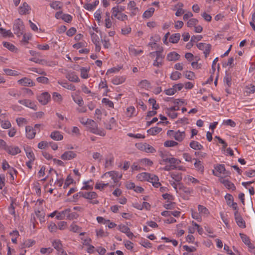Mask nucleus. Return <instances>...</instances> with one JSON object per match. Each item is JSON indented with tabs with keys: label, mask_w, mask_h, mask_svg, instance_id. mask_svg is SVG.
<instances>
[{
	"label": "nucleus",
	"mask_w": 255,
	"mask_h": 255,
	"mask_svg": "<svg viewBox=\"0 0 255 255\" xmlns=\"http://www.w3.org/2000/svg\"><path fill=\"white\" fill-rule=\"evenodd\" d=\"M8 93L10 96L18 98L20 97L22 91L16 89H10L8 90Z\"/></svg>",
	"instance_id": "obj_40"
},
{
	"label": "nucleus",
	"mask_w": 255,
	"mask_h": 255,
	"mask_svg": "<svg viewBox=\"0 0 255 255\" xmlns=\"http://www.w3.org/2000/svg\"><path fill=\"white\" fill-rule=\"evenodd\" d=\"M71 97L74 102L78 105L79 107H82L84 105L82 98L78 94H73Z\"/></svg>",
	"instance_id": "obj_32"
},
{
	"label": "nucleus",
	"mask_w": 255,
	"mask_h": 255,
	"mask_svg": "<svg viewBox=\"0 0 255 255\" xmlns=\"http://www.w3.org/2000/svg\"><path fill=\"white\" fill-rule=\"evenodd\" d=\"M181 73L177 71H173L170 75V78L173 81L178 80L181 79Z\"/></svg>",
	"instance_id": "obj_47"
},
{
	"label": "nucleus",
	"mask_w": 255,
	"mask_h": 255,
	"mask_svg": "<svg viewBox=\"0 0 255 255\" xmlns=\"http://www.w3.org/2000/svg\"><path fill=\"white\" fill-rule=\"evenodd\" d=\"M30 10V6L26 2H23L18 8V12L20 15L28 14Z\"/></svg>",
	"instance_id": "obj_20"
},
{
	"label": "nucleus",
	"mask_w": 255,
	"mask_h": 255,
	"mask_svg": "<svg viewBox=\"0 0 255 255\" xmlns=\"http://www.w3.org/2000/svg\"><path fill=\"white\" fill-rule=\"evenodd\" d=\"M52 245L57 252L63 249L61 242L59 240H54L52 242Z\"/></svg>",
	"instance_id": "obj_45"
},
{
	"label": "nucleus",
	"mask_w": 255,
	"mask_h": 255,
	"mask_svg": "<svg viewBox=\"0 0 255 255\" xmlns=\"http://www.w3.org/2000/svg\"><path fill=\"white\" fill-rule=\"evenodd\" d=\"M5 151L9 154L15 155L21 152L20 149L17 146H7Z\"/></svg>",
	"instance_id": "obj_23"
},
{
	"label": "nucleus",
	"mask_w": 255,
	"mask_h": 255,
	"mask_svg": "<svg viewBox=\"0 0 255 255\" xmlns=\"http://www.w3.org/2000/svg\"><path fill=\"white\" fill-rule=\"evenodd\" d=\"M189 146L191 148L196 150H202L204 148L202 144L195 140L191 141L190 142Z\"/></svg>",
	"instance_id": "obj_35"
},
{
	"label": "nucleus",
	"mask_w": 255,
	"mask_h": 255,
	"mask_svg": "<svg viewBox=\"0 0 255 255\" xmlns=\"http://www.w3.org/2000/svg\"><path fill=\"white\" fill-rule=\"evenodd\" d=\"M180 58V55L175 51L169 53L166 56V59L169 61H175L178 60Z\"/></svg>",
	"instance_id": "obj_30"
},
{
	"label": "nucleus",
	"mask_w": 255,
	"mask_h": 255,
	"mask_svg": "<svg viewBox=\"0 0 255 255\" xmlns=\"http://www.w3.org/2000/svg\"><path fill=\"white\" fill-rule=\"evenodd\" d=\"M176 6H178V8L175 12V15L176 16H180L185 12L184 10L182 8L184 4L182 3L179 2L177 4Z\"/></svg>",
	"instance_id": "obj_51"
},
{
	"label": "nucleus",
	"mask_w": 255,
	"mask_h": 255,
	"mask_svg": "<svg viewBox=\"0 0 255 255\" xmlns=\"http://www.w3.org/2000/svg\"><path fill=\"white\" fill-rule=\"evenodd\" d=\"M197 47L203 52L205 57H207L209 54L211 49V45L206 43H199L197 44Z\"/></svg>",
	"instance_id": "obj_15"
},
{
	"label": "nucleus",
	"mask_w": 255,
	"mask_h": 255,
	"mask_svg": "<svg viewBox=\"0 0 255 255\" xmlns=\"http://www.w3.org/2000/svg\"><path fill=\"white\" fill-rule=\"evenodd\" d=\"M74 182V180L72 178V177L69 175H68L65 181V183L63 185V188L64 189L67 188L71 184H72Z\"/></svg>",
	"instance_id": "obj_57"
},
{
	"label": "nucleus",
	"mask_w": 255,
	"mask_h": 255,
	"mask_svg": "<svg viewBox=\"0 0 255 255\" xmlns=\"http://www.w3.org/2000/svg\"><path fill=\"white\" fill-rule=\"evenodd\" d=\"M48 229L49 231L51 233H55L57 232L58 229L57 225H56L54 222H51L49 224Z\"/></svg>",
	"instance_id": "obj_59"
},
{
	"label": "nucleus",
	"mask_w": 255,
	"mask_h": 255,
	"mask_svg": "<svg viewBox=\"0 0 255 255\" xmlns=\"http://www.w3.org/2000/svg\"><path fill=\"white\" fill-rule=\"evenodd\" d=\"M183 76L189 80H194L196 77L195 73L191 71H185L183 73Z\"/></svg>",
	"instance_id": "obj_43"
},
{
	"label": "nucleus",
	"mask_w": 255,
	"mask_h": 255,
	"mask_svg": "<svg viewBox=\"0 0 255 255\" xmlns=\"http://www.w3.org/2000/svg\"><path fill=\"white\" fill-rule=\"evenodd\" d=\"M94 184V181L92 179L84 181L83 182V186L81 188V189L85 190H92L93 189Z\"/></svg>",
	"instance_id": "obj_26"
},
{
	"label": "nucleus",
	"mask_w": 255,
	"mask_h": 255,
	"mask_svg": "<svg viewBox=\"0 0 255 255\" xmlns=\"http://www.w3.org/2000/svg\"><path fill=\"white\" fill-rule=\"evenodd\" d=\"M50 7L55 10L61 9L62 7V3L59 1H54L50 4Z\"/></svg>",
	"instance_id": "obj_53"
},
{
	"label": "nucleus",
	"mask_w": 255,
	"mask_h": 255,
	"mask_svg": "<svg viewBox=\"0 0 255 255\" xmlns=\"http://www.w3.org/2000/svg\"><path fill=\"white\" fill-rule=\"evenodd\" d=\"M131 32V28L129 25H125L121 29V33L124 35H128Z\"/></svg>",
	"instance_id": "obj_58"
},
{
	"label": "nucleus",
	"mask_w": 255,
	"mask_h": 255,
	"mask_svg": "<svg viewBox=\"0 0 255 255\" xmlns=\"http://www.w3.org/2000/svg\"><path fill=\"white\" fill-rule=\"evenodd\" d=\"M163 51V48H160L159 50L151 52L149 53V55L151 58H155L152 64L153 66L161 67L163 66L164 58V56L162 54Z\"/></svg>",
	"instance_id": "obj_3"
},
{
	"label": "nucleus",
	"mask_w": 255,
	"mask_h": 255,
	"mask_svg": "<svg viewBox=\"0 0 255 255\" xmlns=\"http://www.w3.org/2000/svg\"><path fill=\"white\" fill-rule=\"evenodd\" d=\"M106 17L104 20L105 26L107 28H110L112 27L113 23L110 18V14L109 12H107L105 13Z\"/></svg>",
	"instance_id": "obj_39"
},
{
	"label": "nucleus",
	"mask_w": 255,
	"mask_h": 255,
	"mask_svg": "<svg viewBox=\"0 0 255 255\" xmlns=\"http://www.w3.org/2000/svg\"><path fill=\"white\" fill-rule=\"evenodd\" d=\"M0 33L3 37H11L12 33L10 30H7L2 27H0Z\"/></svg>",
	"instance_id": "obj_56"
},
{
	"label": "nucleus",
	"mask_w": 255,
	"mask_h": 255,
	"mask_svg": "<svg viewBox=\"0 0 255 255\" xmlns=\"http://www.w3.org/2000/svg\"><path fill=\"white\" fill-rule=\"evenodd\" d=\"M124 8L119 6H116L112 8V18H115L119 20L125 21L128 20V16L127 14L122 12Z\"/></svg>",
	"instance_id": "obj_5"
},
{
	"label": "nucleus",
	"mask_w": 255,
	"mask_h": 255,
	"mask_svg": "<svg viewBox=\"0 0 255 255\" xmlns=\"http://www.w3.org/2000/svg\"><path fill=\"white\" fill-rule=\"evenodd\" d=\"M162 129L158 127L151 128L147 130L148 134L151 135H155L162 131Z\"/></svg>",
	"instance_id": "obj_37"
},
{
	"label": "nucleus",
	"mask_w": 255,
	"mask_h": 255,
	"mask_svg": "<svg viewBox=\"0 0 255 255\" xmlns=\"http://www.w3.org/2000/svg\"><path fill=\"white\" fill-rule=\"evenodd\" d=\"M18 103L24 106L33 109L34 110H37V106L35 103L29 99L19 100Z\"/></svg>",
	"instance_id": "obj_19"
},
{
	"label": "nucleus",
	"mask_w": 255,
	"mask_h": 255,
	"mask_svg": "<svg viewBox=\"0 0 255 255\" xmlns=\"http://www.w3.org/2000/svg\"><path fill=\"white\" fill-rule=\"evenodd\" d=\"M52 99L55 102H56L58 104H60L62 102V100H63L62 95L57 92H53V93Z\"/></svg>",
	"instance_id": "obj_48"
},
{
	"label": "nucleus",
	"mask_w": 255,
	"mask_h": 255,
	"mask_svg": "<svg viewBox=\"0 0 255 255\" xmlns=\"http://www.w3.org/2000/svg\"><path fill=\"white\" fill-rule=\"evenodd\" d=\"M155 11V9L153 7H150L145 10L143 14V17L145 18H148L152 16L154 12Z\"/></svg>",
	"instance_id": "obj_52"
},
{
	"label": "nucleus",
	"mask_w": 255,
	"mask_h": 255,
	"mask_svg": "<svg viewBox=\"0 0 255 255\" xmlns=\"http://www.w3.org/2000/svg\"><path fill=\"white\" fill-rule=\"evenodd\" d=\"M68 227L67 223L65 221H60L57 224V229L60 230H64Z\"/></svg>",
	"instance_id": "obj_63"
},
{
	"label": "nucleus",
	"mask_w": 255,
	"mask_h": 255,
	"mask_svg": "<svg viewBox=\"0 0 255 255\" xmlns=\"http://www.w3.org/2000/svg\"><path fill=\"white\" fill-rule=\"evenodd\" d=\"M215 169L216 172L213 171V174L216 176L219 177V178L221 177H227L230 176V173L229 171L226 170L224 165H218L215 167Z\"/></svg>",
	"instance_id": "obj_10"
},
{
	"label": "nucleus",
	"mask_w": 255,
	"mask_h": 255,
	"mask_svg": "<svg viewBox=\"0 0 255 255\" xmlns=\"http://www.w3.org/2000/svg\"><path fill=\"white\" fill-rule=\"evenodd\" d=\"M198 20L196 18H191L187 22V25L188 27H195L198 23Z\"/></svg>",
	"instance_id": "obj_64"
},
{
	"label": "nucleus",
	"mask_w": 255,
	"mask_h": 255,
	"mask_svg": "<svg viewBox=\"0 0 255 255\" xmlns=\"http://www.w3.org/2000/svg\"><path fill=\"white\" fill-rule=\"evenodd\" d=\"M173 103L174 106H172L173 108L176 110H179L180 107L186 104L185 100L181 99H175Z\"/></svg>",
	"instance_id": "obj_34"
},
{
	"label": "nucleus",
	"mask_w": 255,
	"mask_h": 255,
	"mask_svg": "<svg viewBox=\"0 0 255 255\" xmlns=\"http://www.w3.org/2000/svg\"><path fill=\"white\" fill-rule=\"evenodd\" d=\"M50 99V95L47 92H43L37 96V100L42 105H47Z\"/></svg>",
	"instance_id": "obj_14"
},
{
	"label": "nucleus",
	"mask_w": 255,
	"mask_h": 255,
	"mask_svg": "<svg viewBox=\"0 0 255 255\" xmlns=\"http://www.w3.org/2000/svg\"><path fill=\"white\" fill-rule=\"evenodd\" d=\"M88 124L86 127L93 133L104 136L106 135V131L102 128H98V125L93 120L90 119L88 121Z\"/></svg>",
	"instance_id": "obj_7"
},
{
	"label": "nucleus",
	"mask_w": 255,
	"mask_h": 255,
	"mask_svg": "<svg viewBox=\"0 0 255 255\" xmlns=\"http://www.w3.org/2000/svg\"><path fill=\"white\" fill-rule=\"evenodd\" d=\"M167 134L173 137L176 140L179 142L182 141L186 136L185 131H180V130L177 131L168 130L167 132Z\"/></svg>",
	"instance_id": "obj_11"
},
{
	"label": "nucleus",
	"mask_w": 255,
	"mask_h": 255,
	"mask_svg": "<svg viewBox=\"0 0 255 255\" xmlns=\"http://www.w3.org/2000/svg\"><path fill=\"white\" fill-rule=\"evenodd\" d=\"M126 77L125 76H116L112 80V82L113 84L118 85L123 83L126 81Z\"/></svg>",
	"instance_id": "obj_36"
},
{
	"label": "nucleus",
	"mask_w": 255,
	"mask_h": 255,
	"mask_svg": "<svg viewBox=\"0 0 255 255\" xmlns=\"http://www.w3.org/2000/svg\"><path fill=\"white\" fill-rule=\"evenodd\" d=\"M170 177L176 182H180L182 179V174L172 172L170 174Z\"/></svg>",
	"instance_id": "obj_54"
},
{
	"label": "nucleus",
	"mask_w": 255,
	"mask_h": 255,
	"mask_svg": "<svg viewBox=\"0 0 255 255\" xmlns=\"http://www.w3.org/2000/svg\"><path fill=\"white\" fill-rule=\"evenodd\" d=\"M198 210L201 216L207 217L210 214L209 210L203 205H199L198 206Z\"/></svg>",
	"instance_id": "obj_38"
},
{
	"label": "nucleus",
	"mask_w": 255,
	"mask_h": 255,
	"mask_svg": "<svg viewBox=\"0 0 255 255\" xmlns=\"http://www.w3.org/2000/svg\"><path fill=\"white\" fill-rule=\"evenodd\" d=\"M2 44L5 48H7L11 52L17 53L18 51V49L13 44L10 42L3 41Z\"/></svg>",
	"instance_id": "obj_31"
},
{
	"label": "nucleus",
	"mask_w": 255,
	"mask_h": 255,
	"mask_svg": "<svg viewBox=\"0 0 255 255\" xmlns=\"http://www.w3.org/2000/svg\"><path fill=\"white\" fill-rule=\"evenodd\" d=\"M179 188L181 192L186 193L187 195L192 192V190L188 187L184 186L183 184L179 185Z\"/></svg>",
	"instance_id": "obj_60"
},
{
	"label": "nucleus",
	"mask_w": 255,
	"mask_h": 255,
	"mask_svg": "<svg viewBox=\"0 0 255 255\" xmlns=\"http://www.w3.org/2000/svg\"><path fill=\"white\" fill-rule=\"evenodd\" d=\"M24 29V25L22 21L20 19H17L15 20L13 25V30L14 33L18 36L23 34V31Z\"/></svg>",
	"instance_id": "obj_13"
},
{
	"label": "nucleus",
	"mask_w": 255,
	"mask_h": 255,
	"mask_svg": "<svg viewBox=\"0 0 255 255\" xmlns=\"http://www.w3.org/2000/svg\"><path fill=\"white\" fill-rule=\"evenodd\" d=\"M77 156L75 151L68 150L65 151L60 156L62 160H70L75 158Z\"/></svg>",
	"instance_id": "obj_17"
},
{
	"label": "nucleus",
	"mask_w": 255,
	"mask_h": 255,
	"mask_svg": "<svg viewBox=\"0 0 255 255\" xmlns=\"http://www.w3.org/2000/svg\"><path fill=\"white\" fill-rule=\"evenodd\" d=\"M66 78L70 82L78 83L80 81L78 75L74 72H68Z\"/></svg>",
	"instance_id": "obj_27"
},
{
	"label": "nucleus",
	"mask_w": 255,
	"mask_h": 255,
	"mask_svg": "<svg viewBox=\"0 0 255 255\" xmlns=\"http://www.w3.org/2000/svg\"><path fill=\"white\" fill-rule=\"evenodd\" d=\"M176 110H174V109L173 108V107H171L166 109V113L169 117L174 119L177 117V113L176 112Z\"/></svg>",
	"instance_id": "obj_41"
},
{
	"label": "nucleus",
	"mask_w": 255,
	"mask_h": 255,
	"mask_svg": "<svg viewBox=\"0 0 255 255\" xmlns=\"http://www.w3.org/2000/svg\"><path fill=\"white\" fill-rule=\"evenodd\" d=\"M118 229L120 232L125 234L130 239H132L135 237L133 234L130 231V229L126 225H119L118 226Z\"/></svg>",
	"instance_id": "obj_16"
},
{
	"label": "nucleus",
	"mask_w": 255,
	"mask_h": 255,
	"mask_svg": "<svg viewBox=\"0 0 255 255\" xmlns=\"http://www.w3.org/2000/svg\"><path fill=\"white\" fill-rule=\"evenodd\" d=\"M128 7L132 13H135L138 11V8L136 7V3L133 0L129 2L128 4Z\"/></svg>",
	"instance_id": "obj_46"
},
{
	"label": "nucleus",
	"mask_w": 255,
	"mask_h": 255,
	"mask_svg": "<svg viewBox=\"0 0 255 255\" xmlns=\"http://www.w3.org/2000/svg\"><path fill=\"white\" fill-rule=\"evenodd\" d=\"M138 112L133 106H129L126 108L123 115L120 118L123 122H127L137 115Z\"/></svg>",
	"instance_id": "obj_4"
},
{
	"label": "nucleus",
	"mask_w": 255,
	"mask_h": 255,
	"mask_svg": "<svg viewBox=\"0 0 255 255\" xmlns=\"http://www.w3.org/2000/svg\"><path fill=\"white\" fill-rule=\"evenodd\" d=\"M109 186L104 181L97 182L96 183L95 188L96 189L99 190L100 191H102L105 189L106 187Z\"/></svg>",
	"instance_id": "obj_55"
},
{
	"label": "nucleus",
	"mask_w": 255,
	"mask_h": 255,
	"mask_svg": "<svg viewBox=\"0 0 255 255\" xmlns=\"http://www.w3.org/2000/svg\"><path fill=\"white\" fill-rule=\"evenodd\" d=\"M162 159L163 161L166 163V165L163 168L166 171L176 169L177 165L181 163L180 160L174 157L164 158L163 156Z\"/></svg>",
	"instance_id": "obj_6"
},
{
	"label": "nucleus",
	"mask_w": 255,
	"mask_h": 255,
	"mask_svg": "<svg viewBox=\"0 0 255 255\" xmlns=\"http://www.w3.org/2000/svg\"><path fill=\"white\" fill-rule=\"evenodd\" d=\"M247 95L253 94L255 92V86L252 84L247 86L245 88Z\"/></svg>",
	"instance_id": "obj_61"
},
{
	"label": "nucleus",
	"mask_w": 255,
	"mask_h": 255,
	"mask_svg": "<svg viewBox=\"0 0 255 255\" xmlns=\"http://www.w3.org/2000/svg\"><path fill=\"white\" fill-rule=\"evenodd\" d=\"M235 219L237 225L242 228H245L246 227L245 222L241 216L240 213L238 211H236L234 213Z\"/></svg>",
	"instance_id": "obj_22"
},
{
	"label": "nucleus",
	"mask_w": 255,
	"mask_h": 255,
	"mask_svg": "<svg viewBox=\"0 0 255 255\" xmlns=\"http://www.w3.org/2000/svg\"><path fill=\"white\" fill-rule=\"evenodd\" d=\"M193 160H195L194 165L196 170L201 173V174H203L204 171V167L202 162L197 158H193Z\"/></svg>",
	"instance_id": "obj_29"
},
{
	"label": "nucleus",
	"mask_w": 255,
	"mask_h": 255,
	"mask_svg": "<svg viewBox=\"0 0 255 255\" xmlns=\"http://www.w3.org/2000/svg\"><path fill=\"white\" fill-rule=\"evenodd\" d=\"M135 145L139 150L148 153H153L156 152L154 147L145 142L136 143Z\"/></svg>",
	"instance_id": "obj_12"
},
{
	"label": "nucleus",
	"mask_w": 255,
	"mask_h": 255,
	"mask_svg": "<svg viewBox=\"0 0 255 255\" xmlns=\"http://www.w3.org/2000/svg\"><path fill=\"white\" fill-rule=\"evenodd\" d=\"M143 50L141 49H136L133 46L129 47V53L132 56H137L143 53Z\"/></svg>",
	"instance_id": "obj_42"
},
{
	"label": "nucleus",
	"mask_w": 255,
	"mask_h": 255,
	"mask_svg": "<svg viewBox=\"0 0 255 255\" xmlns=\"http://www.w3.org/2000/svg\"><path fill=\"white\" fill-rule=\"evenodd\" d=\"M50 136L52 139L56 141L61 140L63 138V135L59 131H52L51 133Z\"/></svg>",
	"instance_id": "obj_33"
},
{
	"label": "nucleus",
	"mask_w": 255,
	"mask_h": 255,
	"mask_svg": "<svg viewBox=\"0 0 255 255\" xmlns=\"http://www.w3.org/2000/svg\"><path fill=\"white\" fill-rule=\"evenodd\" d=\"M90 69L85 67H82L80 69L81 77L83 79H87L89 78V72Z\"/></svg>",
	"instance_id": "obj_44"
},
{
	"label": "nucleus",
	"mask_w": 255,
	"mask_h": 255,
	"mask_svg": "<svg viewBox=\"0 0 255 255\" xmlns=\"http://www.w3.org/2000/svg\"><path fill=\"white\" fill-rule=\"evenodd\" d=\"M58 83L68 90L71 91H75L76 90V87L74 85L68 83L65 80H59Z\"/></svg>",
	"instance_id": "obj_28"
},
{
	"label": "nucleus",
	"mask_w": 255,
	"mask_h": 255,
	"mask_svg": "<svg viewBox=\"0 0 255 255\" xmlns=\"http://www.w3.org/2000/svg\"><path fill=\"white\" fill-rule=\"evenodd\" d=\"M26 137L28 139H33L35 136L36 131L31 126H28L25 127Z\"/></svg>",
	"instance_id": "obj_24"
},
{
	"label": "nucleus",
	"mask_w": 255,
	"mask_h": 255,
	"mask_svg": "<svg viewBox=\"0 0 255 255\" xmlns=\"http://www.w3.org/2000/svg\"><path fill=\"white\" fill-rule=\"evenodd\" d=\"M136 178L140 181H148L152 183L155 188H158L161 186L157 176L147 172H142L136 176Z\"/></svg>",
	"instance_id": "obj_2"
},
{
	"label": "nucleus",
	"mask_w": 255,
	"mask_h": 255,
	"mask_svg": "<svg viewBox=\"0 0 255 255\" xmlns=\"http://www.w3.org/2000/svg\"><path fill=\"white\" fill-rule=\"evenodd\" d=\"M81 197L90 201V203L93 204H98L99 201L97 200L98 195L94 191L91 192H79Z\"/></svg>",
	"instance_id": "obj_8"
},
{
	"label": "nucleus",
	"mask_w": 255,
	"mask_h": 255,
	"mask_svg": "<svg viewBox=\"0 0 255 255\" xmlns=\"http://www.w3.org/2000/svg\"><path fill=\"white\" fill-rule=\"evenodd\" d=\"M180 33H174L172 34L170 37L169 41L172 43H177L180 40Z\"/></svg>",
	"instance_id": "obj_49"
},
{
	"label": "nucleus",
	"mask_w": 255,
	"mask_h": 255,
	"mask_svg": "<svg viewBox=\"0 0 255 255\" xmlns=\"http://www.w3.org/2000/svg\"><path fill=\"white\" fill-rule=\"evenodd\" d=\"M17 83L22 86H30L32 87L35 85L34 83L30 79L24 77L17 81Z\"/></svg>",
	"instance_id": "obj_21"
},
{
	"label": "nucleus",
	"mask_w": 255,
	"mask_h": 255,
	"mask_svg": "<svg viewBox=\"0 0 255 255\" xmlns=\"http://www.w3.org/2000/svg\"><path fill=\"white\" fill-rule=\"evenodd\" d=\"M219 181L228 189L232 191L236 190V186L234 184L228 179H226V177H221V178H219Z\"/></svg>",
	"instance_id": "obj_18"
},
{
	"label": "nucleus",
	"mask_w": 255,
	"mask_h": 255,
	"mask_svg": "<svg viewBox=\"0 0 255 255\" xmlns=\"http://www.w3.org/2000/svg\"><path fill=\"white\" fill-rule=\"evenodd\" d=\"M183 180L185 181V182L188 185H190L191 184L196 185L200 183V181L198 179L190 175L185 176L183 178Z\"/></svg>",
	"instance_id": "obj_25"
},
{
	"label": "nucleus",
	"mask_w": 255,
	"mask_h": 255,
	"mask_svg": "<svg viewBox=\"0 0 255 255\" xmlns=\"http://www.w3.org/2000/svg\"><path fill=\"white\" fill-rule=\"evenodd\" d=\"M70 209L69 208L66 209L61 211L57 210V214L56 219L58 220H62L65 219L72 220L74 219V215L73 213H70Z\"/></svg>",
	"instance_id": "obj_9"
},
{
	"label": "nucleus",
	"mask_w": 255,
	"mask_h": 255,
	"mask_svg": "<svg viewBox=\"0 0 255 255\" xmlns=\"http://www.w3.org/2000/svg\"><path fill=\"white\" fill-rule=\"evenodd\" d=\"M140 164L145 167H150L153 165V162L148 158H142L139 161Z\"/></svg>",
	"instance_id": "obj_50"
},
{
	"label": "nucleus",
	"mask_w": 255,
	"mask_h": 255,
	"mask_svg": "<svg viewBox=\"0 0 255 255\" xmlns=\"http://www.w3.org/2000/svg\"><path fill=\"white\" fill-rule=\"evenodd\" d=\"M122 177V174L113 170L107 172L101 176L103 181L110 187H114V184L118 183Z\"/></svg>",
	"instance_id": "obj_1"
},
{
	"label": "nucleus",
	"mask_w": 255,
	"mask_h": 255,
	"mask_svg": "<svg viewBox=\"0 0 255 255\" xmlns=\"http://www.w3.org/2000/svg\"><path fill=\"white\" fill-rule=\"evenodd\" d=\"M139 86L141 88L148 89L150 87V84L147 80H143L139 83Z\"/></svg>",
	"instance_id": "obj_62"
}]
</instances>
